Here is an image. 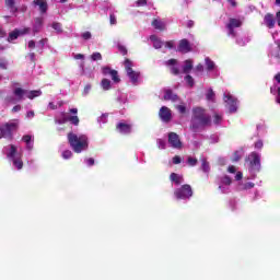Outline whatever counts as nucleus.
Returning a JSON list of instances; mask_svg holds the SVG:
<instances>
[{"instance_id":"obj_1","label":"nucleus","mask_w":280,"mask_h":280,"mask_svg":"<svg viewBox=\"0 0 280 280\" xmlns=\"http://www.w3.org/2000/svg\"><path fill=\"white\" fill-rule=\"evenodd\" d=\"M11 89L13 91L14 96H7L4 98V102H7V104H14V102H23L25 97H27V100H34V97H40L43 95V92L40 90H25L21 88V83L19 82L11 83Z\"/></svg>"},{"instance_id":"obj_2","label":"nucleus","mask_w":280,"mask_h":280,"mask_svg":"<svg viewBox=\"0 0 280 280\" xmlns=\"http://www.w3.org/2000/svg\"><path fill=\"white\" fill-rule=\"evenodd\" d=\"M209 126H211V115L207 113V109L194 107L190 130H192V132H202V130Z\"/></svg>"},{"instance_id":"obj_3","label":"nucleus","mask_w":280,"mask_h":280,"mask_svg":"<svg viewBox=\"0 0 280 280\" xmlns=\"http://www.w3.org/2000/svg\"><path fill=\"white\" fill-rule=\"evenodd\" d=\"M2 154L5 156L12 170L21 172L23 170V151L15 144H8L3 147Z\"/></svg>"},{"instance_id":"obj_4","label":"nucleus","mask_w":280,"mask_h":280,"mask_svg":"<svg viewBox=\"0 0 280 280\" xmlns=\"http://www.w3.org/2000/svg\"><path fill=\"white\" fill-rule=\"evenodd\" d=\"M68 143L75 154H82L89 150V136L84 133H68Z\"/></svg>"},{"instance_id":"obj_5","label":"nucleus","mask_w":280,"mask_h":280,"mask_svg":"<svg viewBox=\"0 0 280 280\" xmlns=\"http://www.w3.org/2000/svg\"><path fill=\"white\" fill-rule=\"evenodd\" d=\"M245 162L249 172V178L252 180L257 178V175L261 172V153L253 151L248 154Z\"/></svg>"},{"instance_id":"obj_6","label":"nucleus","mask_w":280,"mask_h":280,"mask_svg":"<svg viewBox=\"0 0 280 280\" xmlns=\"http://www.w3.org/2000/svg\"><path fill=\"white\" fill-rule=\"evenodd\" d=\"M135 67V63L130 59L125 60V70L127 73V78L129 79V82L132 84V86H139L141 84V72L136 71L132 69Z\"/></svg>"},{"instance_id":"obj_7","label":"nucleus","mask_w":280,"mask_h":280,"mask_svg":"<svg viewBox=\"0 0 280 280\" xmlns=\"http://www.w3.org/2000/svg\"><path fill=\"white\" fill-rule=\"evenodd\" d=\"M191 196H194V190L189 184L182 185L174 190V197L176 200H183L184 202H187V200L191 199Z\"/></svg>"},{"instance_id":"obj_8","label":"nucleus","mask_w":280,"mask_h":280,"mask_svg":"<svg viewBox=\"0 0 280 280\" xmlns=\"http://www.w3.org/2000/svg\"><path fill=\"white\" fill-rule=\"evenodd\" d=\"M19 128V119H13L0 127V139H11L12 132Z\"/></svg>"},{"instance_id":"obj_9","label":"nucleus","mask_w":280,"mask_h":280,"mask_svg":"<svg viewBox=\"0 0 280 280\" xmlns=\"http://www.w3.org/2000/svg\"><path fill=\"white\" fill-rule=\"evenodd\" d=\"M223 102L225 104V108H228L229 113H237V108L240 106V101L235 97L231 92L223 93Z\"/></svg>"},{"instance_id":"obj_10","label":"nucleus","mask_w":280,"mask_h":280,"mask_svg":"<svg viewBox=\"0 0 280 280\" xmlns=\"http://www.w3.org/2000/svg\"><path fill=\"white\" fill-rule=\"evenodd\" d=\"M233 179L229 175H222L218 177L217 185L220 194H231V185Z\"/></svg>"},{"instance_id":"obj_11","label":"nucleus","mask_w":280,"mask_h":280,"mask_svg":"<svg viewBox=\"0 0 280 280\" xmlns=\"http://www.w3.org/2000/svg\"><path fill=\"white\" fill-rule=\"evenodd\" d=\"M276 47H271L268 52L269 62L271 65L280 63V39L275 40Z\"/></svg>"},{"instance_id":"obj_12","label":"nucleus","mask_w":280,"mask_h":280,"mask_svg":"<svg viewBox=\"0 0 280 280\" xmlns=\"http://www.w3.org/2000/svg\"><path fill=\"white\" fill-rule=\"evenodd\" d=\"M237 27H242V20L230 19L229 23L226 24L228 36H231V38H235L237 36V33L235 32Z\"/></svg>"},{"instance_id":"obj_13","label":"nucleus","mask_w":280,"mask_h":280,"mask_svg":"<svg viewBox=\"0 0 280 280\" xmlns=\"http://www.w3.org/2000/svg\"><path fill=\"white\" fill-rule=\"evenodd\" d=\"M56 124L62 125L67 124V121H70L73 126H78L80 124V118L78 116H67L65 113H60L59 116L55 117Z\"/></svg>"},{"instance_id":"obj_14","label":"nucleus","mask_w":280,"mask_h":280,"mask_svg":"<svg viewBox=\"0 0 280 280\" xmlns=\"http://www.w3.org/2000/svg\"><path fill=\"white\" fill-rule=\"evenodd\" d=\"M270 93L273 95L276 103L280 104V72L273 77V84L270 88Z\"/></svg>"},{"instance_id":"obj_15","label":"nucleus","mask_w":280,"mask_h":280,"mask_svg":"<svg viewBox=\"0 0 280 280\" xmlns=\"http://www.w3.org/2000/svg\"><path fill=\"white\" fill-rule=\"evenodd\" d=\"M206 69L210 78H218L220 75V69L215 66V62L211 58L207 57L205 59Z\"/></svg>"},{"instance_id":"obj_16","label":"nucleus","mask_w":280,"mask_h":280,"mask_svg":"<svg viewBox=\"0 0 280 280\" xmlns=\"http://www.w3.org/2000/svg\"><path fill=\"white\" fill-rule=\"evenodd\" d=\"M103 75L112 78L114 84H119L121 82V79L119 78V73L117 70L110 69V67H104L102 68Z\"/></svg>"},{"instance_id":"obj_17","label":"nucleus","mask_w":280,"mask_h":280,"mask_svg":"<svg viewBox=\"0 0 280 280\" xmlns=\"http://www.w3.org/2000/svg\"><path fill=\"white\" fill-rule=\"evenodd\" d=\"M168 143L171 148H174L175 150H180V148H183V142H180V138L176 132L168 133Z\"/></svg>"},{"instance_id":"obj_18","label":"nucleus","mask_w":280,"mask_h":280,"mask_svg":"<svg viewBox=\"0 0 280 280\" xmlns=\"http://www.w3.org/2000/svg\"><path fill=\"white\" fill-rule=\"evenodd\" d=\"M32 32V28L24 27L20 30H14L9 34L8 40L9 43H12V40H16L20 36H25V34H30Z\"/></svg>"},{"instance_id":"obj_19","label":"nucleus","mask_w":280,"mask_h":280,"mask_svg":"<svg viewBox=\"0 0 280 280\" xmlns=\"http://www.w3.org/2000/svg\"><path fill=\"white\" fill-rule=\"evenodd\" d=\"M159 117L164 124H170V121H172V109L167 106H162L159 112Z\"/></svg>"},{"instance_id":"obj_20","label":"nucleus","mask_w":280,"mask_h":280,"mask_svg":"<svg viewBox=\"0 0 280 280\" xmlns=\"http://www.w3.org/2000/svg\"><path fill=\"white\" fill-rule=\"evenodd\" d=\"M116 128L120 135H130L132 132V124L125 121L118 122Z\"/></svg>"},{"instance_id":"obj_21","label":"nucleus","mask_w":280,"mask_h":280,"mask_svg":"<svg viewBox=\"0 0 280 280\" xmlns=\"http://www.w3.org/2000/svg\"><path fill=\"white\" fill-rule=\"evenodd\" d=\"M164 100L166 102H180V97H178V94L174 93V91L170 90V89H165L164 90Z\"/></svg>"},{"instance_id":"obj_22","label":"nucleus","mask_w":280,"mask_h":280,"mask_svg":"<svg viewBox=\"0 0 280 280\" xmlns=\"http://www.w3.org/2000/svg\"><path fill=\"white\" fill-rule=\"evenodd\" d=\"M152 27H154V30H158V32H165V30H167V21L154 19L152 21Z\"/></svg>"},{"instance_id":"obj_23","label":"nucleus","mask_w":280,"mask_h":280,"mask_svg":"<svg viewBox=\"0 0 280 280\" xmlns=\"http://www.w3.org/2000/svg\"><path fill=\"white\" fill-rule=\"evenodd\" d=\"M22 141L25 142L26 150L28 152H32L34 150V136L25 135V136L22 137Z\"/></svg>"},{"instance_id":"obj_24","label":"nucleus","mask_w":280,"mask_h":280,"mask_svg":"<svg viewBox=\"0 0 280 280\" xmlns=\"http://www.w3.org/2000/svg\"><path fill=\"white\" fill-rule=\"evenodd\" d=\"M83 75H85V78H95V68L91 67V68H84V61H81V63L79 65Z\"/></svg>"},{"instance_id":"obj_25","label":"nucleus","mask_w":280,"mask_h":280,"mask_svg":"<svg viewBox=\"0 0 280 280\" xmlns=\"http://www.w3.org/2000/svg\"><path fill=\"white\" fill-rule=\"evenodd\" d=\"M170 180H171L172 185H175L176 187H178V185H183V183H185L183 175L176 174V173L171 174Z\"/></svg>"},{"instance_id":"obj_26","label":"nucleus","mask_w":280,"mask_h":280,"mask_svg":"<svg viewBox=\"0 0 280 280\" xmlns=\"http://www.w3.org/2000/svg\"><path fill=\"white\" fill-rule=\"evenodd\" d=\"M178 51H182V54H189V51H191V46L189 45V40L182 39L178 45Z\"/></svg>"},{"instance_id":"obj_27","label":"nucleus","mask_w":280,"mask_h":280,"mask_svg":"<svg viewBox=\"0 0 280 280\" xmlns=\"http://www.w3.org/2000/svg\"><path fill=\"white\" fill-rule=\"evenodd\" d=\"M276 23H277V20H275V15L273 14L265 15L264 24L266 25V27H268L269 30H272L275 27Z\"/></svg>"},{"instance_id":"obj_28","label":"nucleus","mask_w":280,"mask_h":280,"mask_svg":"<svg viewBox=\"0 0 280 280\" xmlns=\"http://www.w3.org/2000/svg\"><path fill=\"white\" fill-rule=\"evenodd\" d=\"M194 69V60L187 59L182 65V71L183 73H191V70Z\"/></svg>"},{"instance_id":"obj_29","label":"nucleus","mask_w":280,"mask_h":280,"mask_svg":"<svg viewBox=\"0 0 280 280\" xmlns=\"http://www.w3.org/2000/svg\"><path fill=\"white\" fill-rule=\"evenodd\" d=\"M255 187V184L252 182H238L237 189L238 191H248V189H253Z\"/></svg>"},{"instance_id":"obj_30","label":"nucleus","mask_w":280,"mask_h":280,"mask_svg":"<svg viewBox=\"0 0 280 280\" xmlns=\"http://www.w3.org/2000/svg\"><path fill=\"white\" fill-rule=\"evenodd\" d=\"M177 102H179V104L175 105L176 110L179 113V115H186V113L189 110L187 103L180 101V98Z\"/></svg>"},{"instance_id":"obj_31","label":"nucleus","mask_w":280,"mask_h":280,"mask_svg":"<svg viewBox=\"0 0 280 280\" xmlns=\"http://www.w3.org/2000/svg\"><path fill=\"white\" fill-rule=\"evenodd\" d=\"M176 59H170L166 61L167 67H171V71L174 75H178V73H180V69L176 66Z\"/></svg>"},{"instance_id":"obj_32","label":"nucleus","mask_w":280,"mask_h":280,"mask_svg":"<svg viewBox=\"0 0 280 280\" xmlns=\"http://www.w3.org/2000/svg\"><path fill=\"white\" fill-rule=\"evenodd\" d=\"M43 28V18H36L35 23L33 25V36H36L38 32Z\"/></svg>"},{"instance_id":"obj_33","label":"nucleus","mask_w":280,"mask_h":280,"mask_svg":"<svg viewBox=\"0 0 280 280\" xmlns=\"http://www.w3.org/2000/svg\"><path fill=\"white\" fill-rule=\"evenodd\" d=\"M33 5L38 7L42 14H45V12H47V1L45 0H34Z\"/></svg>"},{"instance_id":"obj_34","label":"nucleus","mask_w":280,"mask_h":280,"mask_svg":"<svg viewBox=\"0 0 280 280\" xmlns=\"http://www.w3.org/2000/svg\"><path fill=\"white\" fill-rule=\"evenodd\" d=\"M150 40L153 43L154 49H161L163 47V42L156 35H151Z\"/></svg>"},{"instance_id":"obj_35","label":"nucleus","mask_w":280,"mask_h":280,"mask_svg":"<svg viewBox=\"0 0 280 280\" xmlns=\"http://www.w3.org/2000/svg\"><path fill=\"white\" fill-rule=\"evenodd\" d=\"M201 171L203 174H209L211 172V166L209 165L207 158H201Z\"/></svg>"},{"instance_id":"obj_36","label":"nucleus","mask_w":280,"mask_h":280,"mask_svg":"<svg viewBox=\"0 0 280 280\" xmlns=\"http://www.w3.org/2000/svg\"><path fill=\"white\" fill-rule=\"evenodd\" d=\"M229 209H231V211H237V209H240V200L231 199L229 201Z\"/></svg>"},{"instance_id":"obj_37","label":"nucleus","mask_w":280,"mask_h":280,"mask_svg":"<svg viewBox=\"0 0 280 280\" xmlns=\"http://www.w3.org/2000/svg\"><path fill=\"white\" fill-rule=\"evenodd\" d=\"M101 86H102L103 91H110L113 85H112L110 80L103 79L102 82H101Z\"/></svg>"},{"instance_id":"obj_38","label":"nucleus","mask_w":280,"mask_h":280,"mask_svg":"<svg viewBox=\"0 0 280 280\" xmlns=\"http://www.w3.org/2000/svg\"><path fill=\"white\" fill-rule=\"evenodd\" d=\"M222 115L215 113L213 116H212V124H214V126H220L222 124Z\"/></svg>"},{"instance_id":"obj_39","label":"nucleus","mask_w":280,"mask_h":280,"mask_svg":"<svg viewBox=\"0 0 280 280\" xmlns=\"http://www.w3.org/2000/svg\"><path fill=\"white\" fill-rule=\"evenodd\" d=\"M61 159H63L65 161H69L70 159H73V152L71 150L62 151Z\"/></svg>"},{"instance_id":"obj_40","label":"nucleus","mask_w":280,"mask_h":280,"mask_svg":"<svg viewBox=\"0 0 280 280\" xmlns=\"http://www.w3.org/2000/svg\"><path fill=\"white\" fill-rule=\"evenodd\" d=\"M206 100L208 102H215V92H213V89H209L206 94Z\"/></svg>"},{"instance_id":"obj_41","label":"nucleus","mask_w":280,"mask_h":280,"mask_svg":"<svg viewBox=\"0 0 280 280\" xmlns=\"http://www.w3.org/2000/svg\"><path fill=\"white\" fill-rule=\"evenodd\" d=\"M236 43L240 45V47H244V45H248L250 43L249 37H237Z\"/></svg>"},{"instance_id":"obj_42","label":"nucleus","mask_w":280,"mask_h":280,"mask_svg":"<svg viewBox=\"0 0 280 280\" xmlns=\"http://www.w3.org/2000/svg\"><path fill=\"white\" fill-rule=\"evenodd\" d=\"M107 122H108V114H103L97 118V124H100V126Z\"/></svg>"},{"instance_id":"obj_43","label":"nucleus","mask_w":280,"mask_h":280,"mask_svg":"<svg viewBox=\"0 0 280 280\" xmlns=\"http://www.w3.org/2000/svg\"><path fill=\"white\" fill-rule=\"evenodd\" d=\"M52 30H56L57 34H62V24L54 22L51 24Z\"/></svg>"},{"instance_id":"obj_44","label":"nucleus","mask_w":280,"mask_h":280,"mask_svg":"<svg viewBox=\"0 0 280 280\" xmlns=\"http://www.w3.org/2000/svg\"><path fill=\"white\" fill-rule=\"evenodd\" d=\"M186 84H188V86L191 89V86H194L195 84V81H194V77L192 75H189L187 74L185 78H184Z\"/></svg>"},{"instance_id":"obj_45","label":"nucleus","mask_w":280,"mask_h":280,"mask_svg":"<svg viewBox=\"0 0 280 280\" xmlns=\"http://www.w3.org/2000/svg\"><path fill=\"white\" fill-rule=\"evenodd\" d=\"M243 152L242 151H235L232 158L233 163H237L240 159H242Z\"/></svg>"},{"instance_id":"obj_46","label":"nucleus","mask_w":280,"mask_h":280,"mask_svg":"<svg viewBox=\"0 0 280 280\" xmlns=\"http://www.w3.org/2000/svg\"><path fill=\"white\" fill-rule=\"evenodd\" d=\"M81 38L83 40H91V38H93V34H91V32L85 31L83 33H81Z\"/></svg>"},{"instance_id":"obj_47","label":"nucleus","mask_w":280,"mask_h":280,"mask_svg":"<svg viewBox=\"0 0 280 280\" xmlns=\"http://www.w3.org/2000/svg\"><path fill=\"white\" fill-rule=\"evenodd\" d=\"M187 163L190 167H196V165H198V159L188 156Z\"/></svg>"},{"instance_id":"obj_48","label":"nucleus","mask_w":280,"mask_h":280,"mask_svg":"<svg viewBox=\"0 0 280 280\" xmlns=\"http://www.w3.org/2000/svg\"><path fill=\"white\" fill-rule=\"evenodd\" d=\"M84 165H86V167H93V165H95V159H93V158L85 159Z\"/></svg>"},{"instance_id":"obj_49","label":"nucleus","mask_w":280,"mask_h":280,"mask_svg":"<svg viewBox=\"0 0 280 280\" xmlns=\"http://www.w3.org/2000/svg\"><path fill=\"white\" fill-rule=\"evenodd\" d=\"M156 144H158L159 150H165V148H166V142L163 139H158Z\"/></svg>"},{"instance_id":"obj_50","label":"nucleus","mask_w":280,"mask_h":280,"mask_svg":"<svg viewBox=\"0 0 280 280\" xmlns=\"http://www.w3.org/2000/svg\"><path fill=\"white\" fill-rule=\"evenodd\" d=\"M202 71H205V66H202V63L197 65L194 69L195 75H198V73H202Z\"/></svg>"},{"instance_id":"obj_51","label":"nucleus","mask_w":280,"mask_h":280,"mask_svg":"<svg viewBox=\"0 0 280 280\" xmlns=\"http://www.w3.org/2000/svg\"><path fill=\"white\" fill-rule=\"evenodd\" d=\"M254 148H255V150H262V148H264V140L258 139V140L254 143Z\"/></svg>"},{"instance_id":"obj_52","label":"nucleus","mask_w":280,"mask_h":280,"mask_svg":"<svg viewBox=\"0 0 280 280\" xmlns=\"http://www.w3.org/2000/svg\"><path fill=\"white\" fill-rule=\"evenodd\" d=\"M91 89H92V85L91 84H86L83 89V92H82V96L83 97H86L89 95V93H91Z\"/></svg>"},{"instance_id":"obj_53","label":"nucleus","mask_w":280,"mask_h":280,"mask_svg":"<svg viewBox=\"0 0 280 280\" xmlns=\"http://www.w3.org/2000/svg\"><path fill=\"white\" fill-rule=\"evenodd\" d=\"M91 60H93V62H97V60H102V54L100 52H93L91 55Z\"/></svg>"},{"instance_id":"obj_54","label":"nucleus","mask_w":280,"mask_h":280,"mask_svg":"<svg viewBox=\"0 0 280 280\" xmlns=\"http://www.w3.org/2000/svg\"><path fill=\"white\" fill-rule=\"evenodd\" d=\"M5 5L13 12H16V9L14 8V0H5Z\"/></svg>"},{"instance_id":"obj_55","label":"nucleus","mask_w":280,"mask_h":280,"mask_svg":"<svg viewBox=\"0 0 280 280\" xmlns=\"http://www.w3.org/2000/svg\"><path fill=\"white\" fill-rule=\"evenodd\" d=\"M210 143H218V141H220V137H218V135H212L209 138Z\"/></svg>"},{"instance_id":"obj_56","label":"nucleus","mask_w":280,"mask_h":280,"mask_svg":"<svg viewBox=\"0 0 280 280\" xmlns=\"http://www.w3.org/2000/svg\"><path fill=\"white\" fill-rule=\"evenodd\" d=\"M135 5H136V8H141L143 5H148V0H138Z\"/></svg>"},{"instance_id":"obj_57","label":"nucleus","mask_w":280,"mask_h":280,"mask_svg":"<svg viewBox=\"0 0 280 280\" xmlns=\"http://www.w3.org/2000/svg\"><path fill=\"white\" fill-rule=\"evenodd\" d=\"M118 102H120L121 104H126V102H128V96L126 94H122L118 97Z\"/></svg>"},{"instance_id":"obj_58","label":"nucleus","mask_w":280,"mask_h":280,"mask_svg":"<svg viewBox=\"0 0 280 280\" xmlns=\"http://www.w3.org/2000/svg\"><path fill=\"white\" fill-rule=\"evenodd\" d=\"M72 56H73L74 60L84 61V55L83 54H73Z\"/></svg>"},{"instance_id":"obj_59","label":"nucleus","mask_w":280,"mask_h":280,"mask_svg":"<svg viewBox=\"0 0 280 280\" xmlns=\"http://www.w3.org/2000/svg\"><path fill=\"white\" fill-rule=\"evenodd\" d=\"M228 172H229V174H235V172H237V168L235 166H233V165H230L228 167Z\"/></svg>"},{"instance_id":"obj_60","label":"nucleus","mask_w":280,"mask_h":280,"mask_svg":"<svg viewBox=\"0 0 280 280\" xmlns=\"http://www.w3.org/2000/svg\"><path fill=\"white\" fill-rule=\"evenodd\" d=\"M166 49H174V42H166L165 44Z\"/></svg>"},{"instance_id":"obj_61","label":"nucleus","mask_w":280,"mask_h":280,"mask_svg":"<svg viewBox=\"0 0 280 280\" xmlns=\"http://www.w3.org/2000/svg\"><path fill=\"white\" fill-rule=\"evenodd\" d=\"M173 163H174V165L180 164V156H178V155L174 156L173 158Z\"/></svg>"},{"instance_id":"obj_62","label":"nucleus","mask_w":280,"mask_h":280,"mask_svg":"<svg viewBox=\"0 0 280 280\" xmlns=\"http://www.w3.org/2000/svg\"><path fill=\"white\" fill-rule=\"evenodd\" d=\"M34 115H35L34 110H30V112L26 113V118L27 119H34Z\"/></svg>"},{"instance_id":"obj_63","label":"nucleus","mask_w":280,"mask_h":280,"mask_svg":"<svg viewBox=\"0 0 280 280\" xmlns=\"http://www.w3.org/2000/svg\"><path fill=\"white\" fill-rule=\"evenodd\" d=\"M47 43V38L40 39L38 45L40 46V49H43V47H45V44Z\"/></svg>"},{"instance_id":"obj_64","label":"nucleus","mask_w":280,"mask_h":280,"mask_svg":"<svg viewBox=\"0 0 280 280\" xmlns=\"http://www.w3.org/2000/svg\"><path fill=\"white\" fill-rule=\"evenodd\" d=\"M277 24L280 26V11L276 14Z\"/></svg>"}]
</instances>
